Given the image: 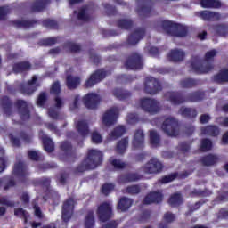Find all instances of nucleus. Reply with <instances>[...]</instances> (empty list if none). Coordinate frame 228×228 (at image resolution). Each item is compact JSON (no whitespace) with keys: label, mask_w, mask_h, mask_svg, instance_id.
Masks as SVG:
<instances>
[{"label":"nucleus","mask_w":228,"mask_h":228,"mask_svg":"<svg viewBox=\"0 0 228 228\" xmlns=\"http://www.w3.org/2000/svg\"><path fill=\"white\" fill-rule=\"evenodd\" d=\"M163 164L158 159H151L143 167L146 174H158L161 172Z\"/></svg>","instance_id":"8"},{"label":"nucleus","mask_w":228,"mask_h":228,"mask_svg":"<svg viewBox=\"0 0 228 228\" xmlns=\"http://www.w3.org/2000/svg\"><path fill=\"white\" fill-rule=\"evenodd\" d=\"M209 120H211V118L209 117V115H201V117L200 118V121L201 124H207V122H209Z\"/></svg>","instance_id":"58"},{"label":"nucleus","mask_w":228,"mask_h":228,"mask_svg":"<svg viewBox=\"0 0 228 228\" xmlns=\"http://www.w3.org/2000/svg\"><path fill=\"white\" fill-rule=\"evenodd\" d=\"M39 136L43 140L45 151H46V152H53V151H54V143L53 141L47 137L44 132H40Z\"/></svg>","instance_id":"16"},{"label":"nucleus","mask_w":228,"mask_h":228,"mask_svg":"<svg viewBox=\"0 0 228 228\" xmlns=\"http://www.w3.org/2000/svg\"><path fill=\"white\" fill-rule=\"evenodd\" d=\"M162 28L166 33L175 35V37H186V33H188L186 27L169 20L163 21Z\"/></svg>","instance_id":"3"},{"label":"nucleus","mask_w":228,"mask_h":228,"mask_svg":"<svg viewBox=\"0 0 228 228\" xmlns=\"http://www.w3.org/2000/svg\"><path fill=\"white\" fill-rule=\"evenodd\" d=\"M128 143L129 140L127 138L121 140L117 145V152H118V154H124L126 149H127Z\"/></svg>","instance_id":"30"},{"label":"nucleus","mask_w":228,"mask_h":228,"mask_svg":"<svg viewBox=\"0 0 228 228\" xmlns=\"http://www.w3.org/2000/svg\"><path fill=\"white\" fill-rule=\"evenodd\" d=\"M113 95L117 97V99L123 101V99H126V97L129 96V93L122 91L121 89H116L113 91Z\"/></svg>","instance_id":"38"},{"label":"nucleus","mask_w":228,"mask_h":228,"mask_svg":"<svg viewBox=\"0 0 228 228\" xmlns=\"http://www.w3.org/2000/svg\"><path fill=\"white\" fill-rule=\"evenodd\" d=\"M175 177H177V174H172L167 176H165L161 179V183L167 184V183H172V181H174V179H175Z\"/></svg>","instance_id":"46"},{"label":"nucleus","mask_w":228,"mask_h":228,"mask_svg":"<svg viewBox=\"0 0 228 228\" xmlns=\"http://www.w3.org/2000/svg\"><path fill=\"white\" fill-rule=\"evenodd\" d=\"M126 193H131L132 195L140 193V187L138 185L129 186L126 188Z\"/></svg>","instance_id":"47"},{"label":"nucleus","mask_w":228,"mask_h":228,"mask_svg":"<svg viewBox=\"0 0 228 228\" xmlns=\"http://www.w3.org/2000/svg\"><path fill=\"white\" fill-rule=\"evenodd\" d=\"M102 163V152L99 150H89L87 158L84 161L83 170H94ZM82 170V171H83Z\"/></svg>","instance_id":"2"},{"label":"nucleus","mask_w":228,"mask_h":228,"mask_svg":"<svg viewBox=\"0 0 228 228\" xmlns=\"http://www.w3.org/2000/svg\"><path fill=\"white\" fill-rule=\"evenodd\" d=\"M50 0H37L36 3V8L34 9L36 12H40Z\"/></svg>","instance_id":"44"},{"label":"nucleus","mask_w":228,"mask_h":228,"mask_svg":"<svg viewBox=\"0 0 228 228\" xmlns=\"http://www.w3.org/2000/svg\"><path fill=\"white\" fill-rule=\"evenodd\" d=\"M119 110L117 107L111 108L108 110L102 118V122L103 126L106 127H110V126H113L117 122V118H118Z\"/></svg>","instance_id":"7"},{"label":"nucleus","mask_w":228,"mask_h":228,"mask_svg":"<svg viewBox=\"0 0 228 228\" xmlns=\"http://www.w3.org/2000/svg\"><path fill=\"white\" fill-rule=\"evenodd\" d=\"M161 127L168 136H177L179 134V124L173 118H167Z\"/></svg>","instance_id":"4"},{"label":"nucleus","mask_w":228,"mask_h":228,"mask_svg":"<svg viewBox=\"0 0 228 228\" xmlns=\"http://www.w3.org/2000/svg\"><path fill=\"white\" fill-rule=\"evenodd\" d=\"M55 106L57 108H61L63 106V100L60 96L55 97Z\"/></svg>","instance_id":"61"},{"label":"nucleus","mask_w":228,"mask_h":228,"mask_svg":"<svg viewBox=\"0 0 228 228\" xmlns=\"http://www.w3.org/2000/svg\"><path fill=\"white\" fill-rule=\"evenodd\" d=\"M215 56H216V50H211L206 53L205 61H202L199 59H195L191 63L192 70L198 74H206V72L211 70V65H209V61H213Z\"/></svg>","instance_id":"1"},{"label":"nucleus","mask_w":228,"mask_h":228,"mask_svg":"<svg viewBox=\"0 0 228 228\" xmlns=\"http://www.w3.org/2000/svg\"><path fill=\"white\" fill-rule=\"evenodd\" d=\"M79 83H81L79 78L72 76L67 77V86L69 90H74V88H77Z\"/></svg>","instance_id":"23"},{"label":"nucleus","mask_w":228,"mask_h":228,"mask_svg":"<svg viewBox=\"0 0 228 228\" xmlns=\"http://www.w3.org/2000/svg\"><path fill=\"white\" fill-rule=\"evenodd\" d=\"M30 67L29 62L18 63L14 65L13 71L16 74H19V72H26V70H29Z\"/></svg>","instance_id":"26"},{"label":"nucleus","mask_w":228,"mask_h":228,"mask_svg":"<svg viewBox=\"0 0 228 228\" xmlns=\"http://www.w3.org/2000/svg\"><path fill=\"white\" fill-rule=\"evenodd\" d=\"M51 94H53V95H58L60 94V92H61V89L60 87V83L59 82H55L53 83V85L52 86L51 88Z\"/></svg>","instance_id":"45"},{"label":"nucleus","mask_w":228,"mask_h":228,"mask_svg":"<svg viewBox=\"0 0 228 228\" xmlns=\"http://www.w3.org/2000/svg\"><path fill=\"white\" fill-rule=\"evenodd\" d=\"M164 220L170 224V222H174L175 220V216L172 213H166L164 215Z\"/></svg>","instance_id":"53"},{"label":"nucleus","mask_w":228,"mask_h":228,"mask_svg":"<svg viewBox=\"0 0 228 228\" xmlns=\"http://www.w3.org/2000/svg\"><path fill=\"white\" fill-rule=\"evenodd\" d=\"M126 133V127L124 126H117L110 134V140H117V138H120L122 134Z\"/></svg>","instance_id":"22"},{"label":"nucleus","mask_w":228,"mask_h":228,"mask_svg":"<svg viewBox=\"0 0 228 228\" xmlns=\"http://www.w3.org/2000/svg\"><path fill=\"white\" fill-rule=\"evenodd\" d=\"M17 106L23 112V114H21L22 118H29V111L28 110V103H26V102H24L22 100H19L17 102Z\"/></svg>","instance_id":"25"},{"label":"nucleus","mask_w":228,"mask_h":228,"mask_svg":"<svg viewBox=\"0 0 228 228\" xmlns=\"http://www.w3.org/2000/svg\"><path fill=\"white\" fill-rule=\"evenodd\" d=\"M168 202H169L170 206H172L173 208H175L183 202V197H181V194H179V193L173 194L170 197Z\"/></svg>","instance_id":"28"},{"label":"nucleus","mask_w":228,"mask_h":228,"mask_svg":"<svg viewBox=\"0 0 228 228\" xmlns=\"http://www.w3.org/2000/svg\"><path fill=\"white\" fill-rule=\"evenodd\" d=\"M83 101L86 108H88L89 110H94L97 108V104H99V101H101V98L95 93H91L86 94L84 97Z\"/></svg>","instance_id":"10"},{"label":"nucleus","mask_w":228,"mask_h":228,"mask_svg":"<svg viewBox=\"0 0 228 228\" xmlns=\"http://www.w3.org/2000/svg\"><path fill=\"white\" fill-rule=\"evenodd\" d=\"M8 13H10V8L8 7L0 8V19H4V15H8Z\"/></svg>","instance_id":"56"},{"label":"nucleus","mask_w":228,"mask_h":228,"mask_svg":"<svg viewBox=\"0 0 228 228\" xmlns=\"http://www.w3.org/2000/svg\"><path fill=\"white\" fill-rule=\"evenodd\" d=\"M201 161L203 165H205L206 167H209L211 165H215V163L218 161V158L215 155H208L203 158Z\"/></svg>","instance_id":"32"},{"label":"nucleus","mask_w":228,"mask_h":228,"mask_svg":"<svg viewBox=\"0 0 228 228\" xmlns=\"http://www.w3.org/2000/svg\"><path fill=\"white\" fill-rule=\"evenodd\" d=\"M77 129L79 134H81V136H83L84 138L88 136V125L86 124V121H78L77 123Z\"/></svg>","instance_id":"21"},{"label":"nucleus","mask_w":228,"mask_h":228,"mask_svg":"<svg viewBox=\"0 0 228 228\" xmlns=\"http://www.w3.org/2000/svg\"><path fill=\"white\" fill-rule=\"evenodd\" d=\"M46 99H47V95L45 94V93H42L41 94H39L37 98V106H44Z\"/></svg>","instance_id":"50"},{"label":"nucleus","mask_w":228,"mask_h":228,"mask_svg":"<svg viewBox=\"0 0 228 228\" xmlns=\"http://www.w3.org/2000/svg\"><path fill=\"white\" fill-rule=\"evenodd\" d=\"M168 58L171 61H181L184 60V52L179 49L172 50L168 54Z\"/></svg>","instance_id":"18"},{"label":"nucleus","mask_w":228,"mask_h":228,"mask_svg":"<svg viewBox=\"0 0 228 228\" xmlns=\"http://www.w3.org/2000/svg\"><path fill=\"white\" fill-rule=\"evenodd\" d=\"M77 19L79 20H88V14H86V8L80 9L79 12H74Z\"/></svg>","instance_id":"37"},{"label":"nucleus","mask_w":228,"mask_h":228,"mask_svg":"<svg viewBox=\"0 0 228 228\" xmlns=\"http://www.w3.org/2000/svg\"><path fill=\"white\" fill-rule=\"evenodd\" d=\"M145 31L143 29L136 30L133 35H131L128 38L129 44L132 45H134V44H138L140 42V39L142 38Z\"/></svg>","instance_id":"19"},{"label":"nucleus","mask_w":228,"mask_h":228,"mask_svg":"<svg viewBox=\"0 0 228 228\" xmlns=\"http://www.w3.org/2000/svg\"><path fill=\"white\" fill-rule=\"evenodd\" d=\"M145 90L148 94H156L161 90V86L157 79L147 77L145 80Z\"/></svg>","instance_id":"11"},{"label":"nucleus","mask_w":228,"mask_h":228,"mask_svg":"<svg viewBox=\"0 0 228 228\" xmlns=\"http://www.w3.org/2000/svg\"><path fill=\"white\" fill-rule=\"evenodd\" d=\"M140 179V175L137 174L128 175L126 177L121 180V183H133L134 181H138Z\"/></svg>","instance_id":"42"},{"label":"nucleus","mask_w":228,"mask_h":228,"mask_svg":"<svg viewBox=\"0 0 228 228\" xmlns=\"http://www.w3.org/2000/svg\"><path fill=\"white\" fill-rule=\"evenodd\" d=\"M214 80L216 81V83L228 81V69L221 70L216 77H214Z\"/></svg>","instance_id":"27"},{"label":"nucleus","mask_w":228,"mask_h":228,"mask_svg":"<svg viewBox=\"0 0 228 228\" xmlns=\"http://www.w3.org/2000/svg\"><path fill=\"white\" fill-rule=\"evenodd\" d=\"M34 211L36 216H37L38 218H42V211H40V208H38V206L34 205Z\"/></svg>","instance_id":"62"},{"label":"nucleus","mask_w":228,"mask_h":228,"mask_svg":"<svg viewBox=\"0 0 228 228\" xmlns=\"http://www.w3.org/2000/svg\"><path fill=\"white\" fill-rule=\"evenodd\" d=\"M131 206H133V200L129 198H122L118 204V208L120 211H127Z\"/></svg>","instance_id":"20"},{"label":"nucleus","mask_w":228,"mask_h":228,"mask_svg":"<svg viewBox=\"0 0 228 228\" xmlns=\"http://www.w3.org/2000/svg\"><path fill=\"white\" fill-rule=\"evenodd\" d=\"M193 85H195V81H193L191 79H188V80L183 82V84H182V86H184L185 88L193 86Z\"/></svg>","instance_id":"59"},{"label":"nucleus","mask_w":228,"mask_h":228,"mask_svg":"<svg viewBox=\"0 0 228 228\" xmlns=\"http://www.w3.org/2000/svg\"><path fill=\"white\" fill-rule=\"evenodd\" d=\"M45 26H49L50 28H54L56 26V21L53 20H47L45 21Z\"/></svg>","instance_id":"63"},{"label":"nucleus","mask_w":228,"mask_h":228,"mask_svg":"<svg viewBox=\"0 0 228 228\" xmlns=\"http://www.w3.org/2000/svg\"><path fill=\"white\" fill-rule=\"evenodd\" d=\"M24 164L22 162H20L19 164H15L13 174L14 175H24Z\"/></svg>","instance_id":"40"},{"label":"nucleus","mask_w":228,"mask_h":228,"mask_svg":"<svg viewBox=\"0 0 228 228\" xmlns=\"http://www.w3.org/2000/svg\"><path fill=\"white\" fill-rule=\"evenodd\" d=\"M53 44H56V38L50 37L43 40V45H53Z\"/></svg>","instance_id":"54"},{"label":"nucleus","mask_w":228,"mask_h":228,"mask_svg":"<svg viewBox=\"0 0 228 228\" xmlns=\"http://www.w3.org/2000/svg\"><path fill=\"white\" fill-rule=\"evenodd\" d=\"M114 189L115 185H113V183H105L102 187V192L103 193V195H108L109 193H111Z\"/></svg>","instance_id":"41"},{"label":"nucleus","mask_w":228,"mask_h":228,"mask_svg":"<svg viewBox=\"0 0 228 228\" xmlns=\"http://www.w3.org/2000/svg\"><path fill=\"white\" fill-rule=\"evenodd\" d=\"M74 211V200H68L62 208V219L64 222H69L70 217L72 216V213Z\"/></svg>","instance_id":"12"},{"label":"nucleus","mask_w":228,"mask_h":228,"mask_svg":"<svg viewBox=\"0 0 228 228\" xmlns=\"http://www.w3.org/2000/svg\"><path fill=\"white\" fill-rule=\"evenodd\" d=\"M94 211L90 210L86 217L85 228H94Z\"/></svg>","instance_id":"31"},{"label":"nucleus","mask_w":228,"mask_h":228,"mask_svg":"<svg viewBox=\"0 0 228 228\" xmlns=\"http://www.w3.org/2000/svg\"><path fill=\"white\" fill-rule=\"evenodd\" d=\"M61 147L62 151H69L70 149V143L69 142H62Z\"/></svg>","instance_id":"64"},{"label":"nucleus","mask_w":228,"mask_h":228,"mask_svg":"<svg viewBox=\"0 0 228 228\" xmlns=\"http://www.w3.org/2000/svg\"><path fill=\"white\" fill-rule=\"evenodd\" d=\"M39 86L38 84V78L37 76H34L32 77V80L28 81L27 85L23 86L21 89L23 94H27L28 95H31L35 90H37V87Z\"/></svg>","instance_id":"14"},{"label":"nucleus","mask_w":228,"mask_h":228,"mask_svg":"<svg viewBox=\"0 0 228 228\" xmlns=\"http://www.w3.org/2000/svg\"><path fill=\"white\" fill-rule=\"evenodd\" d=\"M98 218L101 222H108L113 216L111 203L103 202L97 208Z\"/></svg>","instance_id":"5"},{"label":"nucleus","mask_w":228,"mask_h":228,"mask_svg":"<svg viewBox=\"0 0 228 228\" xmlns=\"http://www.w3.org/2000/svg\"><path fill=\"white\" fill-rule=\"evenodd\" d=\"M133 146L134 149H142L143 147V132L137 130L134 134L133 140Z\"/></svg>","instance_id":"17"},{"label":"nucleus","mask_w":228,"mask_h":228,"mask_svg":"<svg viewBox=\"0 0 228 228\" xmlns=\"http://www.w3.org/2000/svg\"><path fill=\"white\" fill-rule=\"evenodd\" d=\"M14 215H16V216H24L25 222H28V213L24 211L22 208H17L14 211Z\"/></svg>","instance_id":"49"},{"label":"nucleus","mask_w":228,"mask_h":228,"mask_svg":"<svg viewBox=\"0 0 228 228\" xmlns=\"http://www.w3.org/2000/svg\"><path fill=\"white\" fill-rule=\"evenodd\" d=\"M6 168V159L0 158V174Z\"/></svg>","instance_id":"60"},{"label":"nucleus","mask_w":228,"mask_h":228,"mask_svg":"<svg viewBox=\"0 0 228 228\" xmlns=\"http://www.w3.org/2000/svg\"><path fill=\"white\" fill-rule=\"evenodd\" d=\"M109 162L110 163V165H112V167H114V168L117 169L124 168L126 167V164L122 160L118 159L115 157H111L109 159Z\"/></svg>","instance_id":"33"},{"label":"nucleus","mask_w":228,"mask_h":228,"mask_svg":"<svg viewBox=\"0 0 228 228\" xmlns=\"http://www.w3.org/2000/svg\"><path fill=\"white\" fill-rule=\"evenodd\" d=\"M126 120L128 124H136L138 117H136V114H128Z\"/></svg>","instance_id":"52"},{"label":"nucleus","mask_w":228,"mask_h":228,"mask_svg":"<svg viewBox=\"0 0 228 228\" xmlns=\"http://www.w3.org/2000/svg\"><path fill=\"white\" fill-rule=\"evenodd\" d=\"M108 74L104 69H99L94 74L91 75L90 78L86 82V86L90 88V86H94V85H97L100 81H102L104 77H106Z\"/></svg>","instance_id":"9"},{"label":"nucleus","mask_w":228,"mask_h":228,"mask_svg":"<svg viewBox=\"0 0 228 228\" xmlns=\"http://www.w3.org/2000/svg\"><path fill=\"white\" fill-rule=\"evenodd\" d=\"M28 157L30 158V159L37 161V160H38V158H40V155L38 154V152H37L35 151H28Z\"/></svg>","instance_id":"55"},{"label":"nucleus","mask_w":228,"mask_h":228,"mask_svg":"<svg viewBox=\"0 0 228 228\" xmlns=\"http://www.w3.org/2000/svg\"><path fill=\"white\" fill-rule=\"evenodd\" d=\"M180 114L184 117H197V111L194 109L184 108L183 107L180 110Z\"/></svg>","instance_id":"36"},{"label":"nucleus","mask_w":228,"mask_h":228,"mask_svg":"<svg viewBox=\"0 0 228 228\" xmlns=\"http://www.w3.org/2000/svg\"><path fill=\"white\" fill-rule=\"evenodd\" d=\"M166 97L169 98V101L173 104H180V102H181V98L179 96L175 95V94H174V93H168L167 94H166Z\"/></svg>","instance_id":"43"},{"label":"nucleus","mask_w":228,"mask_h":228,"mask_svg":"<svg viewBox=\"0 0 228 228\" xmlns=\"http://www.w3.org/2000/svg\"><path fill=\"white\" fill-rule=\"evenodd\" d=\"M141 108L144 111H147V113H150L151 115H154L159 111V103L156 102L154 99L151 98H144L141 100Z\"/></svg>","instance_id":"6"},{"label":"nucleus","mask_w":228,"mask_h":228,"mask_svg":"<svg viewBox=\"0 0 228 228\" xmlns=\"http://www.w3.org/2000/svg\"><path fill=\"white\" fill-rule=\"evenodd\" d=\"M202 8H220V1L218 0H201Z\"/></svg>","instance_id":"24"},{"label":"nucleus","mask_w":228,"mask_h":228,"mask_svg":"<svg viewBox=\"0 0 228 228\" xmlns=\"http://www.w3.org/2000/svg\"><path fill=\"white\" fill-rule=\"evenodd\" d=\"M92 142L94 143H101L102 142V137L97 132H94L92 134Z\"/></svg>","instance_id":"51"},{"label":"nucleus","mask_w":228,"mask_h":228,"mask_svg":"<svg viewBox=\"0 0 228 228\" xmlns=\"http://www.w3.org/2000/svg\"><path fill=\"white\" fill-rule=\"evenodd\" d=\"M212 148L213 142H211L210 140L204 139L201 141L200 151H202L203 152H208V151H211Z\"/></svg>","instance_id":"34"},{"label":"nucleus","mask_w":228,"mask_h":228,"mask_svg":"<svg viewBox=\"0 0 228 228\" xmlns=\"http://www.w3.org/2000/svg\"><path fill=\"white\" fill-rule=\"evenodd\" d=\"M200 16L205 20H209L211 19H218V17H219L218 13L212 12H209V11L201 12Z\"/></svg>","instance_id":"35"},{"label":"nucleus","mask_w":228,"mask_h":228,"mask_svg":"<svg viewBox=\"0 0 228 228\" xmlns=\"http://www.w3.org/2000/svg\"><path fill=\"white\" fill-rule=\"evenodd\" d=\"M162 200L163 193L160 191H152L144 198V204H159Z\"/></svg>","instance_id":"13"},{"label":"nucleus","mask_w":228,"mask_h":228,"mask_svg":"<svg viewBox=\"0 0 228 228\" xmlns=\"http://www.w3.org/2000/svg\"><path fill=\"white\" fill-rule=\"evenodd\" d=\"M142 66V57L138 53H135L133 58L129 59L126 63V69L136 70Z\"/></svg>","instance_id":"15"},{"label":"nucleus","mask_w":228,"mask_h":228,"mask_svg":"<svg viewBox=\"0 0 228 228\" xmlns=\"http://www.w3.org/2000/svg\"><path fill=\"white\" fill-rule=\"evenodd\" d=\"M150 140L151 142L156 147L159 143V135H158V133L156 131L151 130L150 131Z\"/></svg>","instance_id":"39"},{"label":"nucleus","mask_w":228,"mask_h":228,"mask_svg":"<svg viewBox=\"0 0 228 228\" xmlns=\"http://www.w3.org/2000/svg\"><path fill=\"white\" fill-rule=\"evenodd\" d=\"M131 20H122L119 21V26L123 29H129V28H131Z\"/></svg>","instance_id":"48"},{"label":"nucleus","mask_w":228,"mask_h":228,"mask_svg":"<svg viewBox=\"0 0 228 228\" xmlns=\"http://www.w3.org/2000/svg\"><path fill=\"white\" fill-rule=\"evenodd\" d=\"M201 133L203 134H208L209 136H216L217 134H219L220 130H218V128H216V126H207L206 128H203L201 130Z\"/></svg>","instance_id":"29"},{"label":"nucleus","mask_w":228,"mask_h":228,"mask_svg":"<svg viewBox=\"0 0 228 228\" xmlns=\"http://www.w3.org/2000/svg\"><path fill=\"white\" fill-rule=\"evenodd\" d=\"M0 204H3L4 206H13L12 201L3 196H0Z\"/></svg>","instance_id":"57"}]
</instances>
